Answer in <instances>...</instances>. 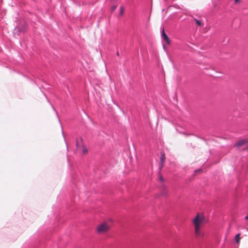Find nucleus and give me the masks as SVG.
I'll list each match as a JSON object with an SVG mask.
<instances>
[{
    "label": "nucleus",
    "instance_id": "nucleus-13",
    "mask_svg": "<svg viewBox=\"0 0 248 248\" xmlns=\"http://www.w3.org/2000/svg\"><path fill=\"white\" fill-rule=\"evenodd\" d=\"M87 150L86 149H84L83 150V153H86L87 152Z\"/></svg>",
    "mask_w": 248,
    "mask_h": 248
},
{
    "label": "nucleus",
    "instance_id": "nucleus-1",
    "mask_svg": "<svg viewBox=\"0 0 248 248\" xmlns=\"http://www.w3.org/2000/svg\"><path fill=\"white\" fill-rule=\"evenodd\" d=\"M204 219L203 216L198 213L192 220L194 227V233L196 237H201L203 236V234L201 232V229L203 226Z\"/></svg>",
    "mask_w": 248,
    "mask_h": 248
},
{
    "label": "nucleus",
    "instance_id": "nucleus-11",
    "mask_svg": "<svg viewBox=\"0 0 248 248\" xmlns=\"http://www.w3.org/2000/svg\"><path fill=\"white\" fill-rule=\"evenodd\" d=\"M159 179H160L161 181H163V177H162V176H160V177H159Z\"/></svg>",
    "mask_w": 248,
    "mask_h": 248
},
{
    "label": "nucleus",
    "instance_id": "nucleus-17",
    "mask_svg": "<svg viewBox=\"0 0 248 248\" xmlns=\"http://www.w3.org/2000/svg\"><path fill=\"white\" fill-rule=\"evenodd\" d=\"M247 149L248 150V148H247Z\"/></svg>",
    "mask_w": 248,
    "mask_h": 248
},
{
    "label": "nucleus",
    "instance_id": "nucleus-2",
    "mask_svg": "<svg viewBox=\"0 0 248 248\" xmlns=\"http://www.w3.org/2000/svg\"><path fill=\"white\" fill-rule=\"evenodd\" d=\"M110 229V226L106 222L99 224L96 228V232L99 234L107 233Z\"/></svg>",
    "mask_w": 248,
    "mask_h": 248
},
{
    "label": "nucleus",
    "instance_id": "nucleus-3",
    "mask_svg": "<svg viewBox=\"0 0 248 248\" xmlns=\"http://www.w3.org/2000/svg\"><path fill=\"white\" fill-rule=\"evenodd\" d=\"M162 36L163 40H164L168 45H170V39L169 37L167 36L166 33H165L164 30L163 29L162 31Z\"/></svg>",
    "mask_w": 248,
    "mask_h": 248
},
{
    "label": "nucleus",
    "instance_id": "nucleus-16",
    "mask_svg": "<svg viewBox=\"0 0 248 248\" xmlns=\"http://www.w3.org/2000/svg\"><path fill=\"white\" fill-rule=\"evenodd\" d=\"M200 171V170H198V171ZM195 171H197V170H195ZM197 171H198V170H197Z\"/></svg>",
    "mask_w": 248,
    "mask_h": 248
},
{
    "label": "nucleus",
    "instance_id": "nucleus-6",
    "mask_svg": "<svg viewBox=\"0 0 248 248\" xmlns=\"http://www.w3.org/2000/svg\"><path fill=\"white\" fill-rule=\"evenodd\" d=\"M166 157L164 153H161V156L160 158L161 163H164L165 161Z\"/></svg>",
    "mask_w": 248,
    "mask_h": 248
},
{
    "label": "nucleus",
    "instance_id": "nucleus-7",
    "mask_svg": "<svg viewBox=\"0 0 248 248\" xmlns=\"http://www.w3.org/2000/svg\"><path fill=\"white\" fill-rule=\"evenodd\" d=\"M240 234H237L235 237V240L236 242L238 244L240 242Z\"/></svg>",
    "mask_w": 248,
    "mask_h": 248
},
{
    "label": "nucleus",
    "instance_id": "nucleus-8",
    "mask_svg": "<svg viewBox=\"0 0 248 248\" xmlns=\"http://www.w3.org/2000/svg\"><path fill=\"white\" fill-rule=\"evenodd\" d=\"M124 6H121V8H120V14L121 15H122L124 12Z\"/></svg>",
    "mask_w": 248,
    "mask_h": 248
},
{
    "label": "nucleus",
    "instance_id": "nucleus-10",
    "mask_svg": "<svg viewBox=\"0 0 248 248\" xmlns=\"http://www.w3.org/2000/svg\"><path fill=\"white\" fill-rule=\"evenodd\" d=\"M164 163H161V165L160 166V170L163 167Z\"/></svg>",
    "mask_w": 248,
    "mask_h": 248
},
{
    "label": "nucleus",
    "instance_id": "nucleus-12",
    "mask_svg": "<svg viewBox=\"0 0 248 248\" xmlns=\"http://www.w3.org/2000/svg\"><path fill=\"white\" fill-rule=\"evenodd\" d=\"M235 1V3H238L239 2V0H234Z\"/></svg>",
    "mask_w": 248,
    "mask_h": 248
},
{
    "label": "nucleus",
    "instance_id": "nucleus-14",
    "mask_svg": "<svg viewBox=\"0 0 248 248\" xmlns=\"http://www.w3.org/2000/svg\"><path fill=\"white\" fill-rule=\"evenodd\" d=\"M245 218L248 220V215L245 217Z\"/></svg>",
    "mask_w": 248,
    "mask_h": 248
},
{
    "label": "nucleus",
    "instance_id": "nucleus-9",
    "mask_svg": "<svg viewBox=\"0 0 248 248\" xmlns=\"http://www.w3.org/2000/svg\"><path fill=\"white\" fill-rule=\"evenodd\" d=\"M117 6H113L111 8L112 11H114L116 9Z\"/></svg>",
    "mask_w": 248,
    "mask_h": 248
},
{
    "label": "nucleus",
    "instance_id": "nucleus-4",
    "mask_svg": "<svg viewBox=\"0 0 248 248\" xmlns=\"http://www.w3.org/2000/svg\"><path fill=\"white\" fill-rule=\"evenodd\" d=\"M248 141L246 140H240L235 143V146L240 147L245 144Z\"/></svg>",
    "mask_w": 248,
    "mask_h": 248
},
{
    "label": "nucleus",
    "instance_id": "nucleus-15",
    "mask_svg": "<svg viewBox=\"0 0 248 248\" xmlns=\"http://www.w3.org/2000/svg\"><path fill=\"white\" fill-rule=\"evenodd\" d=\"M117 56H119V54L118 52H117Z\"/></svg>",
    "mask_w": 248,
    "mask_h": 248
},
{
    "label": "nucleus",
    "instance_id": "nucleus-5",
    "mask_svg": "<svg viewBox=\"0 0 248 248\" xmlns=\"http://www.w3.org/2000/svg\"><path fill=\"white\" fill-rule=\"evenodd\" d=\"M194 20L195 21L197 26H201L202 27V26L203 25V23L201 20H198V19H195V18L194 19Z\"/></svg>",
    "mask_w": 248,
    "mask_h": 248
}]
</instances>
